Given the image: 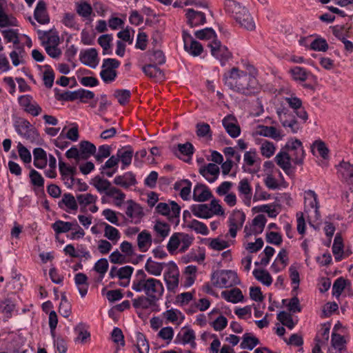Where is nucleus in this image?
Listing matches in <instances>:
<instances>
[{
	"label": "nucleus",
	"mask_w": 353,
	"mask_h": 353,
	"mask_svg": "<svg viewBox=\"0 0 353 353\" xmlns=\"http://www.w3.org/2000/svg\"><path fill=\"white\" fill-rule=\"evenodd\" d=\"M223 79L225 85L230 89L245 95L254 93L258 88V81L253 74L236 67L225 73Z\"/></svg>",
	"instance_id": "1"
},
{
	"label": "nucleus",
	"mask_w": 353,
	"mask_h": 353,
	"mask_svg": "<svg viewBox=\"0 0 353 353\" xmlns=\"http://www.w3.org/2000/svg\"><path fill=\"white\" fill-rule=\"evenodd\" d=\"M132 289L159 301L164 292L163 283L157 279L148 277L142 270L137 271L136 278L132 281Z\"/></svg>",
	"instance_id": "2"
},
{
	"label": "nucleus",
	"mask_w": 353,
	"mask_h": 353,
	"mask_svg": "<svg viewBox=\"0 0 353 353\" xmlns=\"http://www.w3.org/2000/svg\"><path fill=\"white\" fill-rule=\"evenodd\" d=\"M276 112L283 127L289 128L290 132L294 134L299 130L300 126L298 121L295 119L294 115L289 111L288 108L281 105L276 108Z\"/></svg>",
	"instance_id": "3"
},
{
	"label": "nucleus",
	"mask_w": 353,
	"mask_h": 353,
	"mask_svg": "<svg viewBox=\"0 0 353 353\" xmlns=\"http://www.w3.org/2000/svg\"><path fill=\"white\" fill-rule=\"evenodd\" d=\"M156 211L159 214L167 216L170 221L178 224L181 208L175 201H171L170 205L166 203H159L156 207Z\"/></svg>",
	"instance_id": "4"
},
{
	"label": "nucleus",
	"mask_w": 353,
	"mask_h": 353,
	"mask_svg": "<svg viewBox=\"0 0 353 353\" xmlns=\"http://www.w3.org/2000/svg\"><path fill=\"white\" fill-rule=\"evenodd\" d=\"M208 46L210 48L212 55L220 61L221 65H224L232 57V53L229 52L228 48L221 45V41L217 39H214Z\"/></svg>",
	"instance_id": "5"
},
{
	"label": "nucleus",
	"mask_w": 353,
	"mask_h": 353,
	"mask_svg": "<svg viewBox=\"0 0 353 353\" xmlns=\"http://www.w3.org/2000/svg\"><path fill=\"white\" fill-rule=\"evenodd\" d=\"M168 270L164 274L168 290L174 291L179 285V271L176 265L173 262L167 264Z\"/></svg>",
	"instance_id": "6"
},
{
	"label": "nucleus",
	"mask_w": 353,
	"mask_h": 353,
	"mask_svg": "<svg viewBox=\"0 0 353 353\" xmlns=\"http://www.w3.org/2000/svg\"><path fill=\"white\" fill-rule=\"evenodd\" d=\"M216 275L215 284L219 288H229L239 283L236 273L232 270H221Z\"/></svg>",
	"instance_id": "7"
},
{
	"label": "nucleus",
	"mask_w": 353,
	"mask_h": 353,
	"mask_svg": "<svg viewBox=\"0 0 353 353\" xmlns=\"http://www.w3.org/2000/svg\"><path fill=\"white\" fill-rule=\"evenodd\" d=\"M222 124L231 137L236 138L239 136L241 128L237 123V120L235 117L232 114L226 116L222 120Z\"/></svg>",
	"instance_id": "8"
},
{
	"label": "nucleus",
	"mask_w": 353,
	"mask_h": 353,
	"mask_svg": "<svg viewBox=\"0 0 353 353\" xmlns=\"http://www.w3.org/2000/svg\"><path fill=\"white\" fill-rule=\"evenodd\" d=\"M219 172V166L212 163L199 168V173L210 183H213L216 180Z\"/></svg>",
	"instance_id": "9"
},
{
	"label": "nucleus",
	"mask_w": 353,
	"mask_h": 353,
	"mask_svg": "<svg viewBox=\"0 0 353 353\" xmlns=\"http://www.w3.org/2000/svg\"><path fill=\"white\" fill-rule=\"evenodd\" d=\"M185 16L187 23L191 28L203 25L206 22L205 14L193 9H188Z\"/></svg>",
	"instance_id": "10"
},
{
	"label": "nucleus",
	"mask_w": 353,
	"mask_h": 353,
	"mask_svg": "<svg viewBox=\"0 0 353 353\" xmlns=\"http://www.w3.org/2000/svg\"><path fill=\"white\" fill-rule=\"evenodd\" d=\"M127 203L128 205L127 207L125 214L132 219L131 221H134V223H137L143 216V210L139 205L134 202L132 200H128Z\"/></svg>",
	"instance_id": "11"
},
{
	"label": "nucleus",
	"mask_w": 353,
	"mask_h": 353,
	"mask_svg": "<svg viewBox=\"0 0 353 353\" xmlns=\"http://www.w3.org/2000/svg\"><path fill=\"white\" fill-rule=\"evenodd\" d=\"M132 305L136 309L148 310L157 305L159 300L148 296L141 295L132 299Z\"/></svg>",
	"instance_id": "12"
},
{
	"label": "nucleus",
	"mask_w": 353,
	"mask_h": 353,
	"mask_svg": "<svg viewBox=\"0 0 353 353\" xmlns=\"http://www.w3.org/2000/svg\"><path fill=\"white\" fill-rule=\"evenodd\" d=\"M239 17L234 18V19L242 28L250 31L255 29L254 21L247 8L242 10Z\"/></svg>",
	"instance_id": "13"
},
{
	"label": "nucleus",
	"mask_w": 353,
	"mask_h": 353,
	"mask_svg": "<svg viewBox=\"0 0 353 353\" xmlns=\"http://www.w3.org/2000/svg\"><path fill=\"white\" fill-rule=\"evenodd\" d=\"M256 134L265 137H270L275 140H280L283 137L281 131L277 130L275 127L266 126L263 125H258Z\"/></svg>",
	"instance_id": "14"
},
{
	"label": "nucleus",
	"mask_w": 353,
	"mask_h": 353,
	"mask_svg": "<svg viewBox=\"0 0 353 353\" xmlns=\"http://www.w3.org/2000/svg\"><path fill=\"white\" fill-rule=\"evenodd\" d=\"M80 61L86 65L94 68L97 65L98 53L94 48H90L80 53Z\"/></svg>",
	"instance_id": "15"
},
{
	"label": "nucleus",
	"mask_w": 353,
	"mask_h": 353,
	"mask_svg": "<svg viewBox=\"0 0 353 353\" xmlns=\"http://www.w3.org/2000/svg\"><path fill=\"white\" fill-rule=\"evenodd\" d=\"M114 183L123 188H128L130 186L136 185L137 180L135 175L132 172H128L123 175L115 176Z\"/></svg>",
	"instance_id": "16"
},
{
	"label": "nucleus",
	"mask_w": 353,
	"mask_h": 353,
	"mask_svg": "<svg viewBox=\"0 0 353 353\" xmlns=\"http://www.w3.org/2000/svg\"><path fill=\"white\" fill-rule=\"evenodd\" d=\"M212 197L209 188L203 184H197L193 190V199L199 202H204Z\"/></svg>",
	"instance_id": "17"
},
{
	"label": "nucleus",
	"mask_w": 353,
	"mask_h": 353,
	"mask_svg": "<svg viewBox=\"0 0 353 353\" xmlns=\"http://www.w3.org/2000/svg\"><path fill=\"white\" fill-rule=\"evenodd\" d=\"M34 17L38 23L46 24L49 23L50 18L46 11V4L43 1H39L34 9Z\"/></svg>",
	"instance_id": "18"
},
{
	"label": "nucleus",
	"mask_w": 353,
	"mask_h": 353,
	"mask_svg": "<svg viewBox=\"0 0 353 353\" xmlns=\"http://www.w3.org/2000/svg\"><path fill=\"white\" fill-rule=\"evenodd\" d=\"M59 171L61 176L63 177V179L70 180V183L69 184V187H71L75 179L74 176L77 173V168L75 166H69L67 165L65 163L63 162L59 159Z\"/></svg>",
	"instance_id": "19"
},
{
	"label": "nucleus",
	"mask_w": 353,
	"mask_h": 353,
	"mask_svg": "<svg viewBox=\"0 0 353 353\" xmlns=\"http://www.w3.org/2000/svg\"><path fill=\"white\" fill-rule=\"evenodd\" d=\"M172 152L179 158H181V155L191 158L194 154V148L191 143L186 142L185 143H179L176 146H173Z\"/></svg>",
	"instance_id": "20"
},
{
	"label": "nucleus",
	"mask_w": 353,
	"mask_h": 353,
	"mask_svg": "<svg viewBox=\"0 0 353 353\" xmlns=\"http://www.w3.org/2000/svg\"><path fill=\"white\" fill-rule=\"evenodd\" d=\"M285 148L290 151H298L300 157H295L292 159V161L295 164L301 165L303 163L304 157V150L302 146V143L300 140L296 139L292 141H288L285 145Z\"/></svg>",
	"instance_id": "21"
},
{
	"label": "nucleus",
	"mask_w": 353,
	"mask_h": 353,
	"mask_svg": "<svg viewBox=\"0 0 353 353\" xmlns=\"http://www.w3.org/2000/svg\"><path fill=\"white\" fill-rule=\"evenodd\" d=\"M291 156L285 151L279 152L275 157V161L288 174L291 169Z\"/></svg>",
	"instance_id": "22"
},
{
	"label": "nucleus",
	"mask_w": 353,
	"mask_h": 353,
	"mask_svg": "<svg viewBox=\"0 0 353 353\" xmlns=\"http://www.w3.org/2000/svg\"><path fill=\"white\" fill-rule=\"evenodd\" d=\"M91 185H92L98 192H105L107 195V192H110V189L113 188L114 186H112L111 183L100 176H94L90 183Z\"/></svg>",
	"instance_id": "23"
},
{
	"label": "nucleus",
	"mask_w": 353,
	"mask_h": 353,
	"mask_svg": "<svg viewBox=\"0 0 353 353\" xmlns=\"http://www.w3.org/2000/svg\"><path fill=\"white\" fill-rule=\"evenodd\" d=\"M152 242V236L147 230H143L137 236V245L141 252H146Z\"/></svg>",
	"instance_id": "24"
},
{
	"label": "nucleus",
	"mask_w": 353,
	"mask_h": 353,
	"mask_svg": "<svg viewBox=\"0 0 353 353\" xmlns=\"http://www.w3.org/2000/svg\"><path fill=\"white\" fill-rule=\"evenodd\" d=\"M245 8V6H241L234 0H226L225 1V9L226 12L230 14L234 19L240 18L239 14H241L242 10Z\"/></svg>",
	"instance_id": "25"
},
{
	"label": "nucleus",
	"mask_w": 353,
	"mask_h": 353,
	"mask_svg": "<svg viewBox=\"0 0 353 353\" xmlns=\"http://www.w3.org/2000/svg\"><path fill=\"white\" fill-rule=\"evenodd\" d=\"M74 227H79L77 221L65 222L58 220L52 225V229L57 234L65 233L71 230H74Z\"/></svg>",
	"instance_id": "26"
},
{
	"label": "nucleus",
	"mask_w": 353,
	"mask_h": 353,
	"mask_svg": "<svg viewBox=\"0 0 353 353\" xmlns=\"http://www.w3.org/2000/svg\"><path fill=\"white\" fill-rule=\"evenodd\" d=\"M165 265L167 266V264L165 263H158L149 258L145 265V269L152 275L159 276Z\"/></svg>",
	"instance_id": "27"
},
{
	"label": "nucleus",
	"mask_w": 353,
	"mask_h": 353,
	"mask_svg": "<svg viewBox=\"0 0 353 353\" xmlns=\"http://www.w3.org/2000/svg\"><path fill=\"white\" fill-rule=\"evenodd\" d=\"M79 150L82 160H86L95 154L97 148L93 143L88 141H82L79 144Z\"/></svg>",
	"instance_id": "28"
},
{
	"label": "nucleus",
	"mask_w": 353,
	"mask_h": 353,
	"mask_svg": "<svg viewBox=\"0 0 353 353\" xmlns=\"http://www.w3.org/2000/svg\"><path fill=\"white\" fill-rule=\"evenodd\" d=\"M117 157L123 164L122 169L130 165L133 156V150L130 147L119 149L117 153Z\"/></svg>",
	"instance_id": "29"
},
{
	"label": "nucleus",
	"mask_w": 353,
	"mask_h": 353,
	"mask_svg": "<svg viewBox=\"0 0 353 353\" xmlns=\"http://www.w3.org/2000/svg\"><path fill=\"white\" fill-rule=\"evenodd\" d=\"M339 172L346 182L353 185V165L349 162L343 161L339 165Z\"/></svg>",
	"instance_id": "30"
},
{
	"label": "nucleus",
	"mask_w": 353,
	"mask_h": 353,
	"mask_svg": "<svg viewBox=\"0 0 353 353\" xmlns=\"http://www.w3.org/2000/svg\"><path fill=\"white\" fill-rule=\"evenodd\" d=\"M191 210L194 216L199 218L208 219L212 216L210 209L207 204L193 205Z\"/></svg>",
	"instance_id": "31"
},
{
	"label": "nucleus",
	"mask_w": 353,
	"mask_h": 353,
	"mask_svg": "<svg viewBox=\"0 0 353 353\" xmlns=\"http://www.w3.org/2000/svg\"><path fill=\"white\" fill-rule=\"evenodd\" d=\"M102 224L104 225V237L112 241V243H117L121 237L119 231L106 223Z\"/></svg>",
	"instance_id": "32"
},
{
	"label": "nucleus",
	"mask_w": 353,
	"mask_h": 353,
	"mask_svg": "<svg viewBox=\"0 0 353 353\" xmlns=\"http://www.w3.org/2000/svg\"><path fill=\"white\" fill-rule=\"evenodd\" d=\"M143 72L150 78L161 79L163 77L162 70L155 64H148L142 68Z\"/></svg>",
	"instance_id": "33"
},
{
	"label": "nucleus",
	"mask_w": 353,
	"mask_h": 353,
	"mask_svg": "<svg viewBox=\"0 0 353 353\" xmlns=\"http://www.w3.org/2000/svg\"><path fill=\"white\" fill-rule=\"evenodd\" d=\"M221 296L228 301L238 303L243 299V294L239 288H234L230 291H223Z\"/></svg>",
	"instance_id": "34"
},
{
	"label": "nucleus",
	"mask_w": 353,
	"mask_h": 353,
	"mask_svg": "<svg viewBox=\"0 0 353 353\" xmlns=\"http://www.w3.org/2000/svg\"><path fill=\"white\" fill-rule=\"evenodd\" d=\"M196 134L200 138H205L209 140L212 139V132L209 124L200 122L196 125Z\"/></svg>",
	"instance_id": "35"
},
{
	"label": "nucleus",
	"mask_w": 353,
	"mask_h": 353,
	"mask_svg": "<svg viewBox=\"0 0 353 353\" xmlns=\"http://www.w3.org/2000/svg\"><path fill=\"white\" fill-rule=\"evenodd\" d=\"M63 205H65L71 210H77L78 209L77 200L70 193H65L62 196V199L59 202L60 208H62Z\"/></svg>",
	"instance_id": "36"
},
{
	"label": "nucleus",
	"mask_w": 353,
	"mask_h": 353,
	"mask_svg": "<svg viewBox=\"0 0 353 353\" xmlns=\"http://www.w3.org/2000/svg\"><path fill=\"white\" fill-rule=\"evenodd\" d=\"M77 200L81 207V210L84 211L87 205L94 203L97 201V196L90 193L81 194L77 195Z\"/></svg>",
	"instance_id": "37"
},
{
	"label": "nucleus",
	"mask_w": 353,
	"mask_h": 353,
	"mask_svg": "<svg viewBox=\"0 0 353 353\" xmlns=\"http://www.w3.org/2000/svg\"><path fill=\"white\" fill-rule=\"evenodd\" d=\"M253 275L256 280L267 286L270 285L272 283L271 275L265 270L255 269L253 271Z\"/></svg>",
	"instance_id": "38"
},
{
	"label": "nucleus",
	"mask_w": 353,
	"mask_h": 353,
	"mask_svg": "<svg viewBox=\"0 0 353 353\" xmlns=\"http://www.w3.org/2000/svg\"><path fill=\"white\" fill-rule=\"evenodd\" d=\"M343 239L339 234H336L332 245V252L336 261L341 260L343 253Z\"/></svg>",
	"instance_id": "39"
},
{
	"label": "nucleus",
	"mask_w": 353,
	"mask_h": 353,
	"mask_svg": "<svg viewBox=\"0 0 353 353\" xmlns=\"http://www.w3.org/2000/svg\"><path fill=\"white\" fill-rule=\"evenodd\" d=\"M259 343V341L256 336H252L250 333H245L243 336L241 347L242 349H248L251 350Z\"/></svg>",
	"instance_id": "40"
},
{
	"label": "nucleus",
	"mask_w": 353,
	"mask_h": 353,
	"mask_svg": "<svg viewBox=\"0 0 353 353\" xmlns=\"http://www.w3.org/2000/svg\"><path fill=\"white\" fill-rule=\"evenodd\" d=\"M74 331L77 334L76 341H80L85 343L90 338V333L87 330L86 325L83 323H79L75 327Z\"/></svg>",
	"instance_id": "41"
},
{
	"label": "nucleus",
	"mask_w": 353,
	"mask_h": 353,
	"mask_svg": "<svg viewBox=\"0 0 353 353\" xmlns=\"http://www.w3.org/2000/svg\"><path fill=\"white\" fill-rule=\"evenodd\" d=\"M184 49L187 52L194 57L200 55L203 50L202 45L196 40L191 41V43L185 45Z\"/></svg>",
	"instance_id": "42"
},
{
	"label": "nucleus",
	"mask_w": 353,
	"mask_h": 353,
	"mask_svg": "<svg viewBox=\"0 0 353 353\" xmlns=\"http://www.w3.org/2000/svg\"><path fill=\"white\" fill-rule=\"evenodd\" d=\"M154 230L161 239H163L169 235L170 227L168 223L157 221L154 225Z\"/></svg>",
	"instance_id": "43"
},
{
	"label": "nucleus",
	"mask_w": 353,
	"mask_h": 353,
	"mask_svg": "<svg viewBox=\"0 0 353 353\" xmlns=\"http://www.w3.org/2000/svg\"><path fill=\"white\" fill-rule=\"evenodd\" d=\"M266 223V218L263 214H259L252 220V225L254 226L253 233L259 234L263 230Z\"/></svg>",
	"instance_id": "44"
},
{
	"label": "nucleus",
	"mask_w": 353,
	"mask_h": 353,
	"mask_svg": "<svg viewBox=\"0 0 353 353\" xmlns=\"http://www.w3.org/2000/svg\"><path fill=\"white\" fill-rule=\"evenodd\" d=\"M137 347L139 353H148L149 351V344L145 336L141 332H137Z\"/></svg>",
	"instance_id": "45"
},
{
	"label": "nucleus",
	"mask_w": 353,
	"mask_h": 353,
	"mask_svg": "<svg viewBox=\"0 0 353 353\" xmlns=\"http://www.w3.org/2000/svg\"><path fill=\"white\" fill-rule=\"evenodd\" d=\"M187 227L194 230L198 234H201L203 235H207L208 234V229L207 226L203 223L196 219L190 221L187 224Z\"/></svg>",
	"instance_id": "46"
},
{
	"label": "nucleus",
	"mask_w": 353,
	"mask_h": 353,
	"mask_svg": "<svg viewBox=\"0 0 353 353\" xmlns=\"http://www.w3.org/2000/svg\"><path fill=\"white\" fill-rule=\"evenodd\" d=\"M77 12L83 18H88L92 12L91 6L85 1L76 4Z\"/></svg>",
	"instance_id": "47"
},
{
	"label": "nucleus",
	"mask_w": 353,
	"mask_h": 353,
	"mask_svg": "<svg viewBox=\"0 0 353 353\" xmlns=\"http://www.w3.org/2000/svg\"><path fill=\"white\" fill-rule=\"evenodd\" d=\"M177 338H181L183 344L191 343L195 344V334L194 332L191 329H183L182 332L179 333Z\"/></svg>",
	"instance_id": "48"
},
{
	"label": "nucleus",
	"mask_w": 353,
	"mask_h": 353,
	"mask_svg": "<svg viewBox=\"0 0 353 353\" xmlns=\"http://www.w3.org/2000/svg\"><path fill=\"white\" fill-rule=\"evenodd\" d=\"M277 319L285 326L292 330L295 324L293 321L291 314L282 311L277 314Z\"/></svg>",
	"instance_id": "49"
},
{
	"label": "nucleus",
	"mask_w": 353,
	"mask_h": 353,
	"mask_svg": "<svg viewBox=\"0 0 353 353\" xmlns=\"http://www.w3.org/2000/svg\"><path fill=\"white\" fill-rule=\"evenodd\" d=\"M108 262L105 258H102L97 261L94 264V270L101 275V280L104 277L105 274L108 270Z\"/></svg>",
	"instance_id": "50"
},
{
	"label": "nucleus",
	"mask_w": 353,
	"mask_h": 353,
	"mask_svg": "<svg viewBox=\"0 0 353 353\" xmlns=\"http://www.w3.org/2000/svg\"><path fill=\"white\" fill-rule=\"evenodd\" d=\"M245 220V214L240 210H235L233 212L229 219V222L241 228Z\"/></svg>",
	"instance_id": "51"
},
{
	"label": "nucleus",
	"mask_w": 353,
	"mask_h": 353,
	"mask_svg": "<svg viewBox=\"0 0 353 353\" xmlns=\"http://www.w3.org/2000/svg\"><path fill=\"white\" fill-rule=\"evenodd\" d=\"M195 36L201 40L210 39L216 37L214 30L211 28H206L195 32Z\"/></svg>",
	"instance_id": "52"
},
{
	"label": "nucleus",
	"mask_w": 353,
	"mask_h": 353,
	"mask_svg": "<svg viewBox=\"0 0 353 353\" xmlns=\"http://www.w3.org/2000/svg\"><path fill=\"white\" fill-rule=\"evenodd\" d=\"M17 20L12 15H8L6 12L0 14V27L17 26Z\"/></svg>",
	"instance_id": "53"
},
{
	"label": "nucleus",
	"mask_w": 353,
	"mask_h": 353,
	"mask_svg": "<svg viewBox=\"0 0 353 353\" xmlns=\"http://www.w3.org/2000/svg\"><path fill=\"white\" fill-rule=\"evenodd\" d=\"M180 235H181V233L176 232L170 238L167 245V249L170 252L172 253L179 248L181 239Z\"/></svg>",
	"instance_id": "54"
},
{
	"label": "nucleus",
	"mask_w": 353,
	"mask_h": 353,
	"mask_svg": "<svg viewBox=\"0 0 353 353\" xmlns=\"http://www.w3.org/2000/svg\"><path fill=\"white\" fill-rule=\"evenodd\" d=\"M291 72L296 81H305L307 79L308 73L303 68L294 67L291 70Z\"/></svg>",
	"instance_id": "55"
},
{
	"label": "nucleus",
	"mask_w": 353,
	"mask_h": 353,
	"mask_svg": "<svg viewBox=\"0 0 353 353\" xmlns=\"http://www.w3.org/2000/svg\"><path fill=\"white\" fill-rule=\"evenodd\" d=\"M275 151V147L272 142L265 141L261 146V152L263 157L270 158L272 157Z\"/></svg>",
	"instance_id": "56"
},
{
	"label": "nucleus",
	"mask_w": 353,
	"mask_h": 353,
	"mask_svg": "<svg viewBox=\"0 0 353 353\" xmlns=\"http://www.w3.org/2000/svg\"><path fill=\"white\" fill-rule=\"evenodd\" d=\"M331 343L332 346L334 349H337L339 351H341L345 346V341L343 336L341 334L337 333H332Z\"/></svg>",
	"instance_id": "57"
},
{
	"label": "nucleus",
	"mask_w": 353,
	"mask_h": 353,
	"mask_svg": "<svg viewBox=\"0 0 353 353\" xmlns=\"http://www.w3.org/2000/svg\"><path fill=\"white\" fill-rule=\"evenodd\" d=\"M14 304L10 299H6L0 304V310L6 315V317L7 319L11 316V312L14 310Z\"/></svg>",
	"instance_id": "58"
},
{
	"label": "nucleus",
	"mask_w": 353,
	"mask_h": 353,
	"mask_svg": "<svg viewBox=\"0 0 353 353\" xmlns=\"http://www.w3.org/2000/svg\"><path fill=\"white\" fill-rule=\"evenodd\" d=\"M14 128L17 133L21 135L30 129L31 128V125L27 120L19 119L15 121Z\"/></svg>",
	"instance_id": "59"
},
{
	"label": "nucleus",
	"mask_w": 353,
	"mask_h": 353,
	"mask_svg": "<svg viewBox=\"0 0 353 353\" xmlns=\"http://www.w3.org/2000/svg\"><path fill=\"white\" fill-rule=\"evenodd\" d=\"M17 150L19 157L25 163H29L31 162L32 157L30 151L21 143H18Z\"/></svg>",
	"instance_id": "60"
},
{
	"label": "nucleus",
	"mask_w": 353,
	"mask_h": 353,
	"mask_svg": "<svg viewBox=\"0 0 353 353\" xmlns=\"http://www.w3.org/2000/svg\"><path fill=\"white\" fill-rule=\"evenodd\" d=\"M310 47L314 50L325 52L328 49V44L324 39H316L310 44Z\"/></svg>",
	"instance_id": "61"
},
{
	"label": "nucleus",
	"mask_w": 353,
	"mask_h": 353,
	"mask_svg": "<svg viewBox=\"0 0 353 353\" xmlns=\"http://www.w3.org/2000/svg\"><path fill=\"white\" fill-rule=\"evenodd\" d=\"M30 178L31 183L37 187H43L44 179L43 176L35 170L32 169L30 172Z\"/></svg>",
	"instance_id": "62"
},
{
	"label": "nucleus",
	"mask_w": 353,
	"mask_h": 353,
	"mask_svg": "<svg viewBox=\"0 0 353 353\" xmlns=\"http://www.w3.org/2000/svg\"><path fill=\"white\" fill-rule=\"evenodd\" d=\"M109 259L111 263L114 264H123L128 262L126 256L121 254L118 250H116L110 254Z\"/></svg>",
	"instance_id": "63"
},
{
	"label": "nucleus",
	"mask_w": 353,
	"mask_h": 353,
	"mask_svg": "<svg viewBox=\"0 0 353 353\" xmlns=\"http://www.w3.org/2000/svg\"><path fill=\"white\" fill-rule=\"evenodd\" d=\"M239 191L249 200L251 199V187L247 179H243L239 182Z\"/></svg>",
	"instance_id": "64"
}]
</instances>
